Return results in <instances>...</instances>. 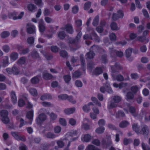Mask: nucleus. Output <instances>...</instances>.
Instances as JSON below:
<instances>
[{
	"instance_id": "1",
	"label": "nucleus",
	"mask_w": 150,
	"mask_h": 150,
	"mask_svg": "<svg viewBox=\"0 0 150 150\" xmlns=\"http://www.w3.org/2000/svg\"><path fill=\"white\" fill-rule=\"evenodd\" d=\"M1 116L2 117L1 120L3 123L5 124L8 123L9 121V119L8 117V112L6 110H3L0 112Z\"/></svg>"
},
{
	"instance_id": "2",
	"label": "nucleus",
	"mask_w": 150,
	"mask_h": 150,
	"mask_svg": "<svg viewBox=\"0 0 150 150\" xmlns=\"http://www.w3.org/2000/svg\"><path fill=\"white\" fill-rule=\"evenodd\" d=\"M24 14V12H22L18 16H16L18 13L16 11H14L9 13L8 14V16L9 18H12L14 20H16L21 19L23 16Z\"/></svg>"
},
{
	"instance_id": "3",
	"label": "nucleus",
	"mask_w": 150,
	"mask_h": 150,
	"mask_svg": "<svg viewBox=\"0 0 150 150\" xmlns=\"http://www.w3.org/2000/svg\"><path fill=\"white\" fill-rule=\"evenodd\" d=\"M47 118V116L44 113L40 114L36 120V122L38 125H40L43 121H45Z\"/></svg>"
},
{
	"instance_id": "4",
	"label": "nucleus",
	"mask_w": 150,
	"mask_h": 150,
	"mask_svg": "<svg viewBox=\"0 0 150 150\" xmlns=\"http://www.w3.org/2000/svg\"><path fill=\"white\" fill-rule=\"evenodd\" d=\"M27 32L28 33L34 34L35 33V27L31 23L27 24Z\"/></svg>"
},
{
	"instance_id": "5",
	"label": "nucleus",
	"mask_w": 150,
	"mask_h": 150,
	"mask_svg": "<svg viewBox=\"0 0 150 150\" xmlns=\"http://www.w3.org/2000/svg\"><path fill=\"white\" fill-rule=\"evenodd\" d=\"M81 32H79L75 38H70L69 39V43L71 44H77L79 42L80 39L81 38Z\"/></svg>"
},
{
	"instance_id": "6",
	"label": "nucleus",
	"mask_w": 150,
	"mask_h": 150,
	"mask_svg": "<svg viewBox=\"0 0 150 150\" xmlns=\"http://www.w3.org/2000/svg\"><path fill=\"white\" fill-rule=\"evenodd\" d=\"M124 16L122 11L121 10H119L117 11V13H114L113 14L112 18L113 20L115 21L119 18H122Z\"/></svg>"
},
{
	"instance_id": "7",
	"label": "nucleus",
	"mask_w": 150,
	"mask_h": 150,
	"mask_svg": "<svg viewBox=\"0 0 150 150\" xmlns=\"http://www.w3.org/2000/svg\"><path fill=\"white\" fill-rule=\"evenodd\" d=\"M62 30H65L68 33L70 34H72L74 32L72 26L70 24L66 25L64 28H62Z\"/></svg>"
},
{
	"instance_id": "8",
	"label": "nucleus",
	"mask_w": 150,
	"mask_h": 150,
	"mask_svg": "<svg viewBox=\"0 0 150 150\" xmlns=\"http://www.w3.org/2000/svg\"><path fill=\"white\" fill-rule=\"evenodd\" d=\"M90 134H85L83 135L81 137V140L83 142H88L92 138Z\"/></svg>"
},
{
	"instance_id": "9",
	"label": "nucleus",
	"mask_w": 150,
	"mask_h": 150,
	"mask_svg": "<svg viewBox=\"0 0 150 150\" xmlns=\"http://www.w3.org/2000/svg\"><path fill=\"white\" fill-rule=\"evenodd\" d=\"M128 84V83H127L121 82L119 84L116 83H114L113 85L114 87L116 88H119V89H120L123 87H127Z\"/></svg>"
},
{
	"instance_id": "10",
	"label": "nucleus",
	"mask_w": 150,
	"mask_h": 150,
	"mask_svg": "<svg viewBox=\"0 0 150 150\" xmlns=\"http://www.w3.org/2000/svg\"><path fill=\"white\" fill-rule=\"evenodd\" d=\"M34 115V111L33 110H30L28 111L26 114V117L30 121V124H31L33 120Z\"/></svg>"
},
{
	"instance_id": "11",
	"label": "nucleus",
	"mask_w": 150,
	"mask_h": 150,
	"mask_svg": "<svg viewBox=\"0 0 150 150\" xmlns=\"http://www.w3.org/2000/svg\"><path fill=\"white\" fill-rule=\"evenodd\" d=\"M10 96L12 103L13 105L16 104L17 103V100L15 92L13 91H11V92Z\"/></svg>"
},
{
	"instance_id": "12",
	"label": "nucleus",
	"mask_w": 150,
	"mask_h": 150,
	"mask_svg": "<svg viewBox=\"0 0 150 150\" xmlns=\"http://www.w3.org/2000/svg\"><path fill=\"white\" fill-rule=\"evenodd\" d=\"M5 58H4L2 60L1 63V66L4 68L8 66L9 64V62L8 57H5Z\"/></svg>"
},
{
	"instance_id": "13",
	"label": "nucleus",
	"mask_w": 150,
	"mask_h": 150,
	"mask_svg": "<svg viewBox=\"0 0 150 150\" xmlns=\"http://www.w3.org/2000/svg\"><path fill=\"white\" fill-rule=\"evenodd\" d=\"M103 69L101 67H97L95 68L93 73L95 75L98 76L101 74L103 73Z\"/></svg>"
},
{
	"instance_id": "14",
	"label": "nucleus",
	"mask_w": 150,
	"mask_h": 150,
	"mask_svg": "<svg viewBox=\"0 0 150 150\" xmlns=\"http://www.w3.org/2000/svg\"><path fill=\"white\" fill-rule=\"evenodd\" d=\"M42 76L44 79L47 80H51L53 78V76L52 74L47 72L43 73Z\"/></svg>"
},
{
	"instance_id": "15",
	"label": "nucleus",
	"mask_w": 150,
	"mask_h": 150,
	"mask_svg": "<svg viewBox=\"0 0 150 150\" xmlns=\"http://www.w3.org/2000/svg\"><path fill=\"white\" fill-rule=\"evenodd\" d=\"M112 77L114 80H116L119 81H121L124 80V78L122 75L120 74L115 75L113 74L112 75Z\"/></svg>"
},
{
	"instance_id": "16",
	"label": "nucleus",
	"mask_w": 150,
	"mask_h": 150,
	"mask_svg": "<svg viewBox=\"0 0 150 150\" xmlns=\"http://www.w3.org/2000/svg\"><path fill=\"white\" fill-rule=\"evenodd\" d=\"M110 51L111 53H113L116 52L117 56H123V52L121 51H116L115 50H114L112 48H109Z\"/></svg>"
},
{
	"instance_id": "17",
	"label": "nucleus",
	"mask_w": 150,
	"mask_h": 150,
	"mask_svg": "<svg viewBox=\"0 0 150 150\" xmlns=\"http://www.w3.org/2000/svg\"><path fill=\"white\" fill-rule=\"evenodd\" d=\"M133 130L137 134L140 133V127L138 125L137 123H134L132 125Z\"/></svg>"
},
{
	"instance_id": "18",
	"label": "nucleus",
	"mask_w": 150,
	"mask_h": 150,
	"mask_svg": "<svg viewBox=\"0 0 150 150\" xmlns=\"http://www.w3.org/2000/svg\"><path fill=\"white\" fill-rule=\"evenodd\" d=\"M39 29L40 32H44L45 29L44 23L42 21H40L38 25Z\"/></svg>"
},
{
	"instance_id": "19",
	"label": "nucleus",
	"mask_w": 150,
	"mask_h": 150,
	"mask_svg": "<svg viewBox=\"0 0 150 150\" xmlns=\"http://www.w3.org/2000/svg\"><path fill=\"white\" fill-rule=\"evenodd\" d=\"M141 131L144 135L147 136L149 133V127L146 125H144L142 128Z\"/></svg>"
},
{
	"instance_id": "20",
	"label": "nucleus",
	"mask_w": 150,
	"mask_h": 150,
	"mask_svg": "<svg viewBox=\"0 0 150 150\" xmlns=\"http://www.w3.org/2000/svg\"><path fill=\"white\" fill-rule=\"evenodd\" d=\"M52 98V96L50 94L46 93L42 95L40 99L42 100H44L47 99H51Z\"/></svg>"
},
{
	"instance_id": "21",
	"label": "nucleus",
	"mask_w": 150,
	"mask_h": 150,
	"mask_svg": "<svg viewBox=\"0 0 150 150\" xmlns=\"http://www.w3.org/2000/svg\"><path fill=\"white\" fill-rule=\"evenodd\" d=\"M93 105V103L90 102L88 103L87 105H85L83 107V110L84 112H88L90 110V106Z\"/></svg>"
},
{
	"instance_id": "22",
	"label": "nucleus",
	"mask_w": 150,
	"mask_h": 150,
	"mask_svg": "<svg viewBox=\"0 0 150 150\" xmlns=\"http://www.w3.org/2000/svg\"><path fill=\"white\" fill-rule=\"evenodd\" d=\"M75 110V108L74 107L67 108L64 110V113L67 115H69L74 113Z\"/></svg>"
},
{
	"instance_id": "23",
	"label": "nucleus",
	"mask_w": 150,
	"mask_h": 150,
	"mask_svg": "<svg viewBox=\"0 0 150 150\" xmlns=\"http://www.w3.org/2000/svg\"><path fill=\"white\" fill-rule=\"evenodd\" d=\"M116 117L117 118H119L121 117H123L125 116V114L124 112L122 110H120L116 113Z\"/></svg>"
},
{
	"instance_id": "24",
	"label": "nucleus",
	"mask_w": 150,
	"mask_h": 150,
	"mask_svg": "<svg viewBox=\"0 0 150 150\" xmlns=\"http://www.w3.org/2000/svg\"><path fill=\"white\" fill-rule=\"evenodd\" d=\"M129 123L127 121L124 120L121 122L119 124V126L121 128L126 127L129 125Z\"/></svg>"
},
{
	"instance_id": "25",
	"label": "nucleus",
	"mask_w": 150,
	"mask_h": 150,
	"mask_svg": "<svg viewBox=\"0 0 150 150\" xmlns=\"http://www.w3.org/2000/svg\"><path fill=\"white\" fill-rule=\"evenodd\" d=\"M36 7L34 4H28L27 6V8L29 11L33 12L36 9Z\"/></svg>"
},
{
	"instance_id": "26",
	"label": "nucleus",
	"mask_w": 150,
	"mask_h": 150,
	"mask_svg": "<svg viewBox=\"0 0 150 150\" xmlns=\"http://www.w3.org/2000/svg\"><path fill=\"white\" fill-rule=\"evenodd\" d=\"M102 144L103 145H106L108 146L112 144V142L110 139H108L106 142L105 139H103L101 141Z\"/></svg>"
},
{
	"instance_id": "27",
	"label": "nucleus",
	"mask_w": 150,
	"mask_h": 150,
	"mask_svg": "<svg viewBox=\"0 0 150 150\" xmlns=\"http://www.w3.org/2000/svg\"><path fill=\"white\" fill-rule=\"evenodd\" d=\"M82 74L81 72L79 70H76L72 74V76L73 78H79Z\"/></svg>"
},
{
	"instance_id": "28",
	"label": "nucleus",
	"mask_w": 150,
	"mask_h": 150,
	"mask_svg": "<svg viewBox=\"0 0 150 150\" xmlns=\"http://www.w3.org/2000/svg\"><path fill=\"white\" fill-rule=\"evenodd\" d=\"M30 81L32 84H35L39 83L40 80L37 76H35L31 79Z\"/></svg>"
},
{
	"instance_id": "29",
	"label": "nucleus",
	"mask_w": 150,
	"mask_h": 150,
	"mask_svg": "<svg viewBox=\"0 0 150 150\" xmlns=\"http://www.w3.org/2000/svg\"><path fill=\"white\" fill-rule=\"evenodd\" d=\"M63 79L65 82L68 84L71 80V76L69 74L65 75L63 76Z\"/></svg>"
},
{
	"instance_id": "30",
	"label": "nucleus",
	"mask_w": 150,
	"mask_h": 150,
	"mask_svg": "<svg viewBox=\"0 0 150 150\" xmlns=\"http://www.w3.org/2000/svg\"><path fill=\"white\" fill-rule=\"evenodd\" d=\"M29 92L30 94L34 96H37L38 92L36 89L34 88H30L29 89Z\"/></svg>"
},
{
	"instance_id": "31",
	"label": "nucleus",
	"mask_w": 150,
	"mask_h": 150,
	"mask_svg": "<svg viewBox=\"0 0 150 150\" xmlns=\"http://www.w3.org/2000/svg\"><path fill=\"white\" fill-rule=\"evenodd\" d=\"M99 22V16L98 15H97L95 16L93 20L92 23L93 25L94 26H97Z\"/></svg>"
},
{
	"instance_id": "32",
	"label": "nucleus",
	"mask_w": 150,
	"mask_h": 150,
	"mask_svg": "<svg viewBox=\"0 0 150 150\" xmlns=\"http://www.w3.org/2000/svg\"><path fill=\"white\" fill-rule=\"evenodd\" d=\"M126 97L127 100H132L133 99L134 97V93L131 92H128L127 93Z\"/></svg>"
},
{
	"instance_id": "33",
	"label": "nucleus",
	"mask_w": 150,
	"mask_h": 150,
	"mask_svg": "<svg viewBox=\"0 0 150 150\" xmlns=\"http://www.w3.org/2000/svg\"><path fill=\"white\" fill-rule=\"evenodd\" d=\"M105 128L103 126L100 127L96 129V132L98 134H102L104 132Z\"/></svg>"
},
{
	"instance_id": "34",
	"label": "nucleus",
	"mask_w": 150,
	"mask_h": 150,
	"mask_svg": "<svg viewBox=\"0 0 150 150\" xmlns=\"http://www.w3.org/2000/svg\"><path fill=\"white\" fill-rule=\"evenodd\" d=\"M26 62L25 57H21L17 62V63L19 64H24Z\"/></svg>"
},
{
	"instance_id": "35",
	"label": "nucleus",
	"mask_w": 150,
	"mask_h": 150,
	"mask_svg": "<svg viewBox=\"0 0 150 150\" xmlns=\"http://www.w3.org/2000/svg\"><path fill=\"white\" fill-rule=\"evenodd\" d=\"M13 74L14 75H17L19 74V71L18 68L14 64L12 67Z\"/></svg>"
},
{
	"instance_id": "36",
	"label": "nucleus",
	"mask_w": 150,
	"mask_h": 150,
	"mask_svg": "<svg viewBox=\"0 0 150 150\" xmlns=\"http://www.w3.org/2000/svg\"><path fill=\"white\" fill-rule=\"evenodd\" d=\"M45 136L48 138L53 139L55 137V135L51 132H48L45 134Z\"/></svg>"
},
{
	"instance_id": "37",
	"label": "nucleus",
	"mask_w": 150,
	"mask_h": 150,
	"mask_svg": "<svg viewBox=\"0 0 150 150\" xmlns=\"http://www.w3.org/2000/svg\"><path fill=\"white\" fill-rule=\"evenodd\" d=\"M50 117V121H52L56 119L57 117V115L54 112H52L49 114Z\"/></svg>"
},
{
	"instance_id": "38",
	"label": "nucleus",
	"mask_w": 150,
	"mask_h": 150,
	"mask_svg": "<svg viewBox=\"0 0 150 150\" xmlns=\"http://www.w3.org/2000/svg\"><path fill=\"white\" fill-rule=\"evenodd\" d=\"M110 27L111 29L112 30H118L117 25L115 22L112 23L110 25Z\"/></svg>"
},
{
	"instance_id": "39",
	"label": "nucleus",
	"mask_w": 150,
	"mask_h": 150,
	"mask_svg": "<svg viewBox=\"0 0 150 150\" xmlns=\"http://www.w3.org/2000/svg\"><path fill=\"white\" fill-rule=\"evenodd\" d=\"M139 89L137 85L133 86L131 87V90L134 94L136 93Z\"/></svg>"
},
{
	"instance_id": "40",
	"label": "nucleus",
	"mask_w": 150,
	"mask_h": 150,
	"mask_svg": "<svg viewBox=\"0 0 150 150\" xmlns=\"http://www.w3.org/2000/svg\"><path fill=\"white\" fill-rule=\"evenodd\" d=\"M121 100V98L118 96H115L113 98V100L114 103H119Z\"/></svg>"
},
{
	"instance_id": "41",
	"label": "nucleus",
	"mask_w": 150,
	"mask_h": 150,
	"mask_svg": "<svg viewBox=\"0 0 150 150\" xmlns=\"http://www.w3.org/2000/svg\"><path fill=\"white\" fill-rule=\"evenodd\" d=\"M25 104V101L22 99H19L18 102V105L19 107L24 106Z\"/></svg>"
},
{
	"instance_id": "42",
	"label": "nucleus",
	"mask_w": 150,
	"mask_h": 150,
	"mask_svg": "<svg viewBox=\"0 0 150 150\" xmlns=\"http://www.w3.org/2000/svg\"><path fill=\"white\" fill-rule=\"evenodd\" d=\"M77 131L76 130H71L70 132L67 133V134L69 136L73 137L77 134Z\"/></svg>"
},
{
	"instance_id": "43",
	"label": "nucleus",
	"mask_w": 150,
	"mask_h": 150,
	"mask_svg": "<svg viewBox=\"0 0 150 150\" xmlns=\"http://www.w3.org/2000/svg\"><path fill=\"white\" fill-rule=\"evenodd\" d=\"M58 37L61 39H64L65 37L66 34L64 31L59 32L58 35Z\"/></svg>"
},
{
	"instance_id": "44",
	"label": "nucleus",
	"mask_w": 150,
	"mask_h": 150,
	"mask_svg": "<svg viewBox=\"0 0 150 150\" xmlns=\"http://www.w3.org/2000/svg\"><path fill=\"white\" fill-rule=\"evenodd\" d=\"M132 52V49L129 48L127 49L125 51L126 56H130Z\"/></svg>"
},
{
	"instance_id": "45",
	"label": "nucleus",
	"mask_w": 150,
	"mask_h": 150,
	"mask_svg": "<svg viewBox=\"0 0 150 150\" xmlns=\"http://www.w3.org/2000/svg\"><path fill=\"white\" fill-rule=\"evenodd\" d=\"M10 35L9 32L7 31H4L1 34V36L2 38H5L8 37Z\"/></svg>"
},
{
	"instance_id": "46",
	"label": "nucleus",
	"mask_w": 150,
	"mask_h": 150,
	"mask_svg": "<svg viewBox=\"0 0 150 150\" xmlns=\"http://www.w3.org/2000/svg\"><path fill=\"white\" fill-rule=\"evenodd\" d=\"M59 122L60 124L63 126H65L67 125L66 121L63 118H60L59 119Z\"/></svg>"
},
{
	"instance_id": "47",
	"label": "nucleus",
	"mask_w": 150,
	"mask_h": 150,
	"mask_svg": "<svg viewBox=\"0 0 150 150\" xmlns=\"http://www.w3.org/2000/svg\"><path fill=\"white\" fill-rule=\"evenodd\" d=\"M11 134L12 136L16 140H18L20 135H19L18 132H11Z\"/></svg>"
},
{
	"instance_id": "48",
	"label": "nucleus",
	"mask_w": 150,
	"mask_h": 150,
	"mask_svg": "<svg viewBox=\"0 0 150 150\" xmlns=\"http://www.w3.org/2000/svg\"><path fill=\"white\" fill-rule=\"evenodd\" d=\"M93 39H94L96 41L99 42L100 41V39L99 37L97 36V35L95 33L93 32L92 33Z\"/></svg>"
},
{
	"instance_id": "49",
	"label": "nucleus",
	"mask_w": 150,
	"mask_h": 150,
	"mask_svg": "<svg viewBox=\"0 0 150 150\" xmlns=\"http://www.w3.org/2000/svg\"><path fill=\"white\" fill-rule=\"evenodd\" d=\"M92 143L97 146H99L100 144V141L98 139H93L92 142Z\"/></svg>"
},
{
	"instance_id": "50",
	"label": "nucleus",
	"mask_w": 150,
	"mask_h": 150,
	"mask_svg": "<svg viewBox=\"0 0 150 150\" xmlns=\"http://www.w3.org/2000/svg\"><path fill=\"white\" fill-rule=\"evenodd\" d=\"M131 141L132 140L131 139H127V138H125L123 140V143L124 145H127L130 143Z\"/></svg>"
},
{
	"instance_id": "51",
	"label": "nucleus",
	"mask_w": 150,
	"mask_h": 150,
	"mask_svg": "<svg viewBox=\"0 0 150 150\" xmlns=\"http://www.w3.org/2000/svg\"><path fill=\"white\" fill-rule=\"evenodd\" d=\"M91 5V3L89 1H88L86 3L84 6V8L85 10H87L90 7Z\"/></svg>"
},
{
	"instance_id": "52",
	"label": "nucleus",
	"mask_w": 150,
	"mask_h": 150,
	"mask_svg": "<svg viewBox=\"0 0 150 150\" xmlns=\"http://www.w3.org/2000/svg\"><path fill=\"white\" fill-rule=\"evenodd\" d=\"M49 146L50 144H41L40 146L41 149L43 150H48Z\"/></svg>"
},
{
	"instance_id": "53",
	"label": "nucleus",
	"mask_w": 150,
	"mask_h": 150,
	"mask_svg": "<svg viewBox=\"0 0 150 150\" xmlns=\"http://www.w3.org/2000/svg\"><path fill=\"white\" fill-rule=\"evenodd\" d=\"M59 49V48L56 46H52L51 47V51L54 52H58Z\"/></svg>"
},
{
	"instance_id": "54",
	"label": "nucleus",
	"mask_w": 150,
	"mask_h": 150,
	"mask_svg": "<svg viewBox=\"0 0 150 150\" xmlns=\"http://www.w3.org/2000/svg\"><path fill=\"white\" fill-rule=\"evenodd\" d=\"M130 76L132 79L134 80L138 79L139 77V75L137 73H136L131 74Z\"/></svg>"
},
{
	"instance_id": "55",
	"label": "nucleus",
	"mask_w": 150,
	"mask_h": 150,
	"mask_svg": "<svg viewBox=\"0 0 150 150\" xmlns=\"http://www.w3.org/2000/svg\"><path fill=\"white\" fill-rule=\"evenodd\" d=\"M29 50L28 48L23 49L20 52V54H21L25 55L27 54L29 52Z\"/></svg>"
},
{
	"instance_id": "56",
	"label": "nucleus",
	"mask_w": 150,
	"mask_h": 150,
	"mask_svg": "<svg viewBox=\"0 0 150 150\" xmlns=\"http://www.w3.org/2000/svg\"><path fill=\"white\" fill-rule=\"evenodd\" d=\"M68 95L67 94H62L58 96V98L60 99L64 100L67 99Z\"/></svg>"
},
{
	"instance_id": "57",
	"label": "nucleus",
	"mask_w": 150,
	"mask_h": 150,
	"mask_svg": "<svg viewBox=\"0 0 150 150\" xmlns=\"http://www.w3.org/2000/svg\"><path fill=\"white\" fill-rule=\"evenodd\" d=\"M67 99L70 102L73 104H75L76 102V100H73V97L71 96H68Z\"/></svg>"
},
{
	"instance_id": "58",
	"label": "nucleus",
	"mask_w": 150,
	"mask_h": 150,
	"mask_svg": "<svg viewBox=\"0 0 150 150\" xmlns=\"http://www.w3.org/2000/svg\"><path fill=\"white\" fill-rule=\"evenodd\" d=\"M34 39L33 37H30L28 38L27 39V42L30 44H32L34 43Z\"/></svg>"
},
{
	"instance_id": "59",
	"label": "nucleus",
	"mask_w": 150,
	"mask_h": 150,
	"mask_svg": "<svg viewBox=\"0 0 150 150\" xmlns=\"http://www.w3.org/2000/svg\"><path fill=\"white\" fill-rule=\"evenodd\" d=\"M61 128L59 126H57L54 127V131L55 133H58L60 132L61 130Z\"/></svg>"
},
{
	"instance_id": "60",
	"label": "nucleus",
	"mask_w": 150,
	"mask_h": 150,
	"mask_svg": "<svg viewBox=\"0 0 150 150\" xmlns=\"http://www.w3.org/2000/svg\"><path fill=\"white\" fill-rule=\"evenodd\" d=\"M75 85L78 87H81L83 86L82 82L81 81L78 80L76 81Z\"/></svg>"
},
{
	"instance_id": "61",
	"label": "nucleus",
	"mask_w": 150,
	"mask_h": 150,
	"mask_svg": "<svg viewBox=\"0 0 150 150\" xmlns=\"http://www.w3.org/2000/svg\"><path fill=\"white\" fill-rule=\"evenodd\" d=\"M79 7L77 6H75L73 7L72 11L74 14L76 13L78 11Z\"/></svg>"
},
{
	"instance_id": "62",
	"label": "nucleus",
	"mask_w": 150,
	"mask_h": 150,
	"mask_svg": "<svg viewBox=\"0 0 150 150\" xmlns=\"http://www.w3.org/2000/svg\"><path fill=\"white\" fill-rule=\"evenodd\" d=\"M142 92L144 96H147L149 95V91L147 89L144 88L142 90Z\"/></svg>"
},
{
	"instance_id": "63",
	"label": "nucleus",
	"mask_w": 150,
	"mask_h": 150,
	"mask_svg": "<svg viewBox=\"0 0 150 150\" xmlns=\"http://www.w3.org/2000/svg\"><path fill=\"white\" fill-rule=\"evenodd\" d=\"M114 66L118 70H122V67L118 62H116Z\"/></svg>"
},
{
	"instance_id": "64",
	"label": "nucleus",
	"mask_w": 150,
	"mask_h": 150,
	"mask_svg": "<svg viewBox=\"0 0 150 150\" xmlns=\"http://www.w3.org/2000/svg\"><path fill=\"white\" fill-rule=\"evenodd\" d=\"M142 146L143 150H150V148L149 146L146 145L143 142L142 143Z\"/></svg>"
}]
</instances>
